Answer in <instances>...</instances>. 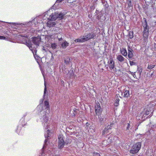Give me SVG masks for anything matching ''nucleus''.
Masks as SVG:
<instances>
[{"mask_svg":"<svg viewBox=\"0 0 156 156\" xmlns=\"http://www.w3.org/2000/svg\"><path fill=\"white\" fill-rule=\"evenodd\" d=\"M134 62L133 61H130V64L131 66H133L134 64Z\"/></svg>","mask_w":156,"mask_h":156,"instance_id":"obj_34","label":"nucleus"},{"mask_svg":"<svg viewBox=\"0 0 156 156\" xmlns=\"http://www.w3.org/2000/svg\"><path fill=\"white\" fill-rule=\"evenodd\" d=\"M138 71H139V72L140 73V74L142 72V69H140L139 68L138 69Z\"/></svg>","mask_w":156,"mask_h":156,"instance_id":"obj_37","label":"nucleus"},{"mask_svg":"<svg viewBox=\"0 0 156 156\" xmlns=\"http://www.w3.org/2000/svg\"><path fill=\"white\" fill-rule=\"evenodd\" d=\"M155 104L153 102H151L149 105V107L150 108L149 110L152 113L154 111V107L155 106Z\"/></svg>","mask_w":156,"mask_h":156,"instance_id":"obj_20","label":"nucleus"},{"mask_svg":"<svg viewBox=\"0 0 156 156\" xmlns=\"http://www.w3.org/2000/svg\"><path fill=\"white\" fill-rule=\"evenodd\" d=\"M69 45V43L67 42L66 41H65L63 42L62 44V47L63 48H66Z\"/></svg>","mask_w":156,"mask_h":156,"instance_id":"obj_24","label":"nucleus"},{"mask_svg":"<svg viewBox=\"0 0 156 156\" xmlns=\"http://www.w3.org/2000/svg\"><path fill=\"white\" fill-rule=\"evenodd\" d=\"M141 146V143L139 142L134 144L130 151V153L134 154L138 152Z\"/></svg>","mask_w":156,"mask_h":156,"instance_id":"obj_4","label":"nucleus"},{"mask_svg":"<svg viewBox=\"0 0 156 156\" xmlns=\"http://www.w3.org/2000/svg\"><path fill=\"white\" fill-rule=\"evenodd\" d=\"M66 14V13L57 12L51 13L48 18V20L47 23V26L50 27L55 25L56 22L55 20L57 19H58V20H61Z\"/></svg>","mask_w":156,"mask_h":156,"instance_id":"obj_2","label":"nucleus"},{"mask_svg":"<svg viewBox=\"0 0 156 156\" xmlns=\"http://www.w3.org/2000/svg\"><path fill=\"white\" fill-rule=\"evenodd\" d=\"M65 144V142L62 137L60 136L58 137V147L60 148H62L64 147Z\"/></svg>","mask_w":156,"mask_h":156,"instance_id":"obj_12","label":"nucleus"},{"mask_svg":"<svg viewBox=\"0 0 156 156\" xmlns=\"http://www.w3.org/2000/svg\"><path fill=\"white\" fill-rule=\"evenodd\" d=\"M94 156H100V155L98 153H97L95 152L94 153Z\"/></svg>","mask_w":156,"mask_h":156,"instance_id":"obj_31","label":"nucleus"},{"mask_svg":"<svg viewBox=\"0 0 156 156\" xmlns=\"http://www.w3.org/2000/svg\"><path fill=\"white\" fill-rule=\"evenodd\" d=\"M35 21V19L33 21H32V22L29 21L28 22H25L24 23H12V24L14 26H16L17 27H24L26 26H27L28 25H29L30 24H31L32 23L34 22V21Z\"/></svg>","mask_w":156,"mask_h":156,"instance_id":"obj_9","label":"nucleus"},{"mask_svg":"<svg viewBox=\"0 0 156 156\" xmlns=\"http://www.w3.org/2000/svg\"><path fill=\"white\" fill-rule=\"evenodd\" d=\"M65 62H66V61H65Z\"/></svg>","mask_w":156,"mask_h":156,"instance_id":"obj_46","label":"nucleus"},{"mask_svg":"<svg viewBox=\"0 0 156 156\" xmlns=\"http://www.w3.org/2000/svg\"><path fill=\"white\" fill-rule=\"evenodd\" d=\"M144 21L143 23V26L144 28V30H145L146 29H148V28L146 19L145 18H144Z\"/></svg>","mask_w":156,"mask_h":156,"instance_id":"obj_22","label":"nucleus"},{"mask_svg":"<svg viewBox=\"0 0 156 156\" xmlns=\"http://www.w3.org/2000/svg\"><path fill=\"white\" fill-rule=\"evenodd\" d=\"M143 34L144 40L146 41L148 37V29L144 30Z\"/></svg>","mask_w":156,"mask_h":156,"instance_id":"obj_14","label":"nucleus"},{"mask_svg":"<svg viewBox=\"0 0 156 156\" xmlns=\"http://www.w3.org/2000/svg\"><path fill=\"white\" fill-rule=\"evenodd\" d=\"M44 85H45V88H44V95L43 98H44V97L45 96V94L46 93V85H45V83H44Z\"/></svg>","mask_w":156,"mask_h":156,"instance_id":"obj_30","label":"nucleus"},{"mask_svg":"<svg viewBox=\"0 0 156 156\" xmlns=\"http://www.w3.org/2000/svg\"><path fill=\"white\" fill-rule=\"evenodd\" d=\"M76 114V113H75L73 111L72 109L71 110L70 112V114L72 116H74Z\"/></svg>","mask_w":156,"mask_h":156,"instance_id":"obj_29","label":"nucleus"},{"mask_svg":"<svg viewBox=\"0 0 156 156\" xmlns=\"http://www.w3.org/2000/svg\"><path fill=\"white\" fill-rule=\"evenodd\" d=\"M61 39H62L61 38L60 39H59V41H60V40H61Z\"/></svg>","mask_w":156,"mask_h":156,"instance_id":"obj_43","label":"nucleus"},{"mask_svg":"<svg viewBox=\"0 0 156 156\" xmlns=\"http://www.w3.org/2000/svg\"><path fill=\"white\" fill-rule=\"evenodd\" d=\"M57 45L55 43H52L51 44V47L52 49H54L56 48Z\"/></svg>","mask_w":156,"mask_h":156,"instance_id":"obj_27","label":"nucleus"},{"mask_svg":"<svg viewBox=\"0 0 156 156\" xmlns=\"http://www.w3.org/2000/svg\"><path fill=\"white\" fill-rule=\"evenodd\" d=\"M108 64L111 71L112 72H115L116 68L115 67V62L112 58L109 59L108 62Z\"/></svg>","mask_w":156,"mask_h":156,"instance_id":"obj_7","label":"nucleus"},{"mask_svg":"<svg viewBox=\"0 0 156 156\" xmlns=\"http://www.w3.org/2000/svg\"><path fill=\"white\" fill-rule=\"evenodd\" d=\"M43 50L44 51H45V52H46V50H45V49H44V48H43Z\"/></svg>","mask_w":156,"mask_h":156,"instance_id":"obj_42","label":"nucleus"},{"mask_svg":"<svg viewBox=\"0 0 156 156\" xmlns=\"http://www.w3.org/2000/svg\"><path fill=\"white\" fill-rule=\"evenodd\" d=\"M105 120V117L103 116H101V115L100 117H99V122L100 123L102 124Z\"/></svg>","mask_w":156,"mask_h":156,"instance_id":"obj_23","label":"nucleus"},{"mask_svg":"<svg viewBox=\"0 0 156 156\" xmlns=\"http://www.w3.org/2000/svg\"><path fill=\"white\" fill-rule=\"evenodd\" d=\"M150 111L148 110L144 109L143 112L140 113V116H139L138 115L137 116V119H141L143 120L145 119L147 117L146 116L149 114Z\"/></svg>","mask_w":156,"mask_h":156,"instance_id":"obj_6","label":"nucleus"},{"mask_svg":"<svg viewBox=\"0 0 156 156\" xmlns=\"http://www.w3.org/2000/svg\"><path fill=\"white\" fill-rule=\"evenodd\" d=\"M154 65H152L151 64H149L148 66L147 69H152L154 67Z\"/></svg>","mask_w":156,"mask_h":156,"instance_id":"obj_25","label":"nucleus"},{"mask_svg":"<svg viewBox=\"0 0 156 156\" xmlns=\"http://www.w3.org/2000/svg\"><path fill=\"white\" fill-rule=\"evenodd\" d=\"M120 51L121 54L124 57H126L127 55V51L125 48H122L120 49Z\"/></svg>","mask_w":156,"mask_h":156,"instance_id":"obj_21","label":"nucleus"},{"mask_svg":"<svg viewBox=\"0 0 156 156\" xmlns=\"http://www.w3.org/2000/svg\"><path fill=\"white\" fill-rule=\"evenodd\" d=\"M44 106H43V109L44 111V113L46 114L47 116L48 117V115L50 112L49 103L48 101H45L44 102Z\"/></svg>","mask_w":156,"mask_h":156,"instance_id":"obj_8","label":"nucleus"},{"mask_svg":"<svg viewBox=\"0 0 156 156\" xmlns=\"http://www.w3.org/2000/svg\"><path fill=\"white\" fill-rule=\"evenodd\" d=\"M113 124L112 123L110 125H108L107 127L105 128L102 132L103 135H105L108 133L109 130L111 129Z\"/></svg>","mask_w":156,"mask_h":156,"instance_id":"obj_16","label":"nucleus"},{"mask_svg":"<svg viewBox=\"0 0 156 156\" xmlns=\"http://www.w3.org/2000/svg\"><path fill=\"white\" fill-rule=\"evenodd\" d=\"M130 73H131V74L134 77H135V76H136V75L135 74V73H133V72H130Z\"/></svg>","mask_w":156,"mask_h":156,"instance_id":"obj_36","label":"nucleus"},{"mask_svg":"<svg viewBox=\"0 0 156 156\" xmlns=\"http://www.w3.org/2000/svg\"><path fill=\"white\" fill-rule=\"evenodd\" d=\"M129 124L128 123V124L127 126L126 127V129H129Z\"/></svg>","mask_w":156,"mask_h":156,"instance_id":"obj_40","label":"nucleus"},{"mask_svg":"<svg viewBox=\"0 0 156 156\" xmlns=\"http://www.w3.org/2000/svg\"><path fill=\"white\" fill-rule=\"evenodd\" d=\"M116 96L117 98H118L119 97L121 98V97L119 96V94H117Z\"/></svg>","mask_w":156,"mask_h":156,"instance_id":"obj_41","label":"nucleus"},{"mask_svg":"<svg viewBox=\"0 0 156 156\" xmlns=\"http://www.w3.org/2000/svg\"><path fill=\"white\" fill-rule=\"evenodd\" d=\"M128 56L129 58H132L133 55V50L131 48L128 46Z\"/></svg>","mask_w":156,"mask_h":156,"instance_id":"obj_18","label":"nucleus"},{"mask_svg":"<svg viewBox=\"0 0 156 156\" xmlns=\"http://www.w3.org/2000/svg\"><path fill=\"white\" fill-rule=\"evenodd\" d=\"M128 1L129 2L128 3V5L129 6H130L131 5V0H128Z\"/></svg>","mask_w":156,"mask_h":156,"instance_id":"obj_33","label":"nucleus"},{"mask_svg":"<svg viewBox=\"0 0 156 156\" xmlns=\"http://www.w3.org/2000/svg\"><path fill=\"white\" fill-rule=\"evenodd\" d=\"M16 132H17V133H19V132H18L17 131H16Z\"/></svg>","mask_w":156,"mask_h":156,"instance_id":"obj_44","label":"nucleus"},{"mask_svg":"<svg viewBox=\"0 0 156 156\" xmlns=\"http://www.w3.org/2000/svg\"><path fill=\"white\" fill-rule=\"evenodd\" d=\"M129 37L130 39H132L133 37V31H129Z\"/></svg>","mask_w":156,"mask_h":156,"instance_id":"obj_26","label":"nucleus"},{"mask_svg":"<svg viewBox=\"0 0 156 156\" xmlns=\"http://www.w3.org/2000/svg\"><path fill=\"white\" fill-rule=\"evenodd\" d=\"M95 110L96 114L97 115H99L100 113L101 112L100 105L99 103H96Z\"/></svg>","mask_w":156,"mask_h":156,"instance_id":"obj_11","label":"nucleus"},{"mask_svg":"<svg viewBox=\"0 0 156 156\" xmlns=\"http://www.w3.org/2000/svg\"><path fill=\"white\" fill-rule=\"evenodd\" d=\"M119 94H120L123 97H128L129 95V93L128 90H126L124 92V94H123V92L122 90H120L119 92Z\"/></svg>","mask_w":156,"mask_h":156,"instance_id":"obj_19","label":"nucleus"},{"mask_svg":"<svg viewBox=\"0 0 156 156\" xmlns=\"http://www.w3.org/2000/svg\"><path fill=\"white\" fill-rule=\"evenodd\" d=\"M6 39L5 37L3 36H0V39L1 40H5Z\"/></svg>","mask_w":156,"mask_h":156,"instance_id":"obj_32","label":"nucleus"},{"mask_svg":"<svg viewBox=\"0 0 156 156\" xmlns=\"http://www.w3.org/2000/svg\"><path fill=\"white\" fill-rule=\"evenodd\" d=\"M52 58H53V56H52Z\"/></svg>","mask_w":156,"mask_h":156,"instance_id":"obj_45","label":"nucleus"},{"mask_svg":"<svg viewBox=\"0 0 156 156\" xmlns=\"http://www.w3.org/2000/svg\"><path fill=\"white\" fill-rule=\"evenodd\" d=\"M54 156L52 154V151H50V150L45 152H44L43 151L39 155V156Z\"/></svg>","mask_w":156,"mask_h":156,"instance_id":"obj_15","label":"nucleus"},{"mask_svg":"<svg viewBox=\"0 0 156 156\" xmlns=\"http://www.w3.org/2000/svg\"><path fill=\"white\" fill-rule=\"evenodd\" d=\"M41 37L40 36H38L36 37L33 38L32 41L33 43L37 45H39V44L41 42Z\"/></svg>","mask_w":156,"mask_h":156,"instance_id":"obj_10","label":"nucleus"},{"mask_svg":"<svg viewBox=\"0 0 156 156\" xmlns=\"http://www.w3.org/2000/svg\"><path fill=\"white\" fill-rule=\"evenodd\" d=\"M76 110L77 109L76 108H74V109H73V110H72L74 112L76 113H77Z\"/></svg>","mask_w":156,"mask_h":156,"instance_id":"obj_38","label":"nucleus"},{"mask_svg":"<svg viewBox=\"0 0 156 156\" xmlns=\"http://www.w3.org/2000/svg\"><path fill=\"white\" fill-rule=\"evenodd\" d=\"M116 59L120 63L125 62L126 61H127L126 59L121 55H117Z\"/></svg>","mask_w":156,"mask_h":156,"instance_id":"obj_17","label":"nucleus"},{"mask_svg":"<svg viewBox=\"0 0 156 156\" xmlns=\"http://www.w3.org/2000/svg\"><path fill=\"white\" fill-rule=\"evenodd\" d=\"M95 36V35L93 33L85 34L84 35L75 40V42H83L93 38Z\"/></svg>","mask_w":156,"mask_h":156,"instance_id":"obj_3","label":"nucleus"},{"mask_svg":"<svg viewBox=\"0 0 156 156\" xmlns=\"http://www.w3.org/2000/svg\"><path fill=\"white\" fill-rule=\"evenodd\" d=\"M43 100L41 99L40 101V105H38L36 108V112L39 114L40 119L43 124L45 129H47L45 133V139L44 141V144L43 147V149L46 146V143L47 142L48 140L49 139L51 135V133L50 129V128L49 127L50 122L49 120L48 117L47 116L46 113H44V111L43 108L42 103Z\"/></svg>","mask_w":156,"mask_h":156,"instance_id":"obj_1","label":"nucleus"},{"mask_svg":"<svg viewBox=\"0 0 156 156\" xmlns=\"http://www.w3.org/2000/svg\"><path fill=\"white\" fill-rule=\"evenodd\" d=\"M119 98H117L115 100V105L116 106H118V104H119Z\"/></svg>","mask_w":156,"mask_h":156,"instance_id":"obj_28","label":"nucleus"},{"mask_svg":"<svg viewBox=\"0 0 156 156\" xmlns=\"http://www.w3.org/2000/svg\"><path fill=\"white\" fill-rule=\"evenodd\" d=\"M70 142L69 140H66V141H65V144H68L69 142Z\"/></svg>","mask_w":156,"mask_h":156,"instance_id":"obj_35","label":"nucleus"},{"mask_svg":"<svg viewBox=\"0 0 156 156\" xmlns=\"http://www.w3.org/2000/svg\"><path fill=\"white\" fill-rule=\"evenodd\" d=\"M26 45L32 51L34 55L35 53L36 54V50L33 49L31 42L30 41L27 42L26 43Z\"/></svg>","mask_w":156,"mask_h":156,"instance_id":"obj_13","label":"nucleus"},{"mask_svg":"<svg viewBox=\"0 0 156 156\" xmlns=\"http://www.w3.org/2000/svg\"><path fill=\"white\" fill-rule=\"evenodd\" d=\"M112 140V137H109L107 141V142L109 143V141H110V140Z\"/></svg>","mask_w":156,"mask_h":156,"instance_id":"obj_39","label":"nucleus"},{"mask_svg":"<svg viewBox=\"0 0 156 156\" xmlns=\"http://www.w3.org/2000/svg\"><path fill=\"white\" fill-rule=\"evenodd\" d=\"M52 10V9H50L48 11L44 13L42 16H41L38 17L36 19V20L38 19H42V20H41L38 22L39 23H43L44 22V20H48V14L50 13Z\"/></svg>","mask_w":156,"mask_h":156,"instance_id":"obj_5","label":"nucleus"}]
</instances>
